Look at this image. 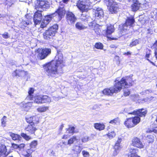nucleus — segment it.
<instances>
[{
  "instance_id": "2eb2a0df",
  "label": "nucleus",
  "mask_w": 157,
  "mask_h": 157,
  "mask_svg": "<svg viewBox=\"0 0 157 157\" xmlns=\"http://www.w3.org/2000/svg\"><path fill=\"white\" fill-rule=\"evenodd\" d=\"M76 5L79 9L82 12L87 11L88 6L83 1L79 0L77 2Z\"/></svg>"
},
{
  "instance_id": "3c124183",
  "label": "nucleus",
  "mask_w": 157,
  "mask_h": 157,
  "mask_svg": "<svg viewBox=\"0 0 157 157\" xmlns=\"http://www.w3.org/2000/svg\"><path fill=\"white\" fill-rule=\"evenodd\" d=\"M75 128L74 127H70L68 129L69 132L70 133H73L74 132Z\"/></svg>"
},
{
  "instance_id": "49530a36",
  "label": "nucleus",
  "mask_w": 157,
  "mask_h": 157,
  "mask_svg": "<svg viewBox=\"0 0 157 157\" xmlns=\"http://www.w3.org/2000/svg\"><path fill=\"white\" fill-rule=\"evenodd\" d=\"M130 93L129 90L127 89H125L124 90V95L125 96L128 95Z\"/></svg>"
},
{
  "instance_id": "f03ea898",
  "label": "nucleus",
  "mask_w": 157,
  "mask_h": 157,
  "mask_svg": "<svg viewBox=\"0 0 157 157\" xmlns=\"http://www.w3.org/2000/svg\"><path fill=\"white\" fill-rule=\"evenodd\" d=\"M117 78L114 82V86L109 89L106 88L103 91L104 94L107 95H111L114 93H117L122 89V87H128V86L132 85V79L130 77H126L122 78L120 81H119Z\"/></svg>"
},
{
  "instance_id": "69168bd1",
  "label": "nucleus",
  "mask_w": 157,
  "mask_h": 157,
  "mask_svg": "<svg viewBox=\"0 0 157 157\" xmlns=\"http://www.w3.org/2000/svg\"><path fill=\"white\" fill-rule=\"evenodd\" d=\"M63 127H64L63 124H62L61 125V126H60V127L59 128L60 130H62Z\"/></svg>"
},
{
  "instance_id": "c85d7f7f",
  "label": "nucleus",
  "mask_w": 157,
  "mask_h": 157,
  "mask_svg": "<svg viewBox=\"0 0 157 157\" xmlns=\"http://www.w3.org/2000/svg\"><path fill=\"white\" fill-rule=\"evenodd\" d=\"M34 92V90L33 88H30L29 91L28 93L29 95L25 99V101L26 100H31V99L33 97V96L32 94H33Z\"/></svg>"
},
{
  "instance_id": "393cba45",
  "label": "nucleus",
  "mask_w": 157,
  "mask_h": 157,
  "mask_svg": "<svg viewBox=\"0 0 157 157\" xmlns=\"http://www.w3.org/2000/svg\"><path fill=\"white\" fill-rule=\"evenodd\" d=\"M9 134L13 140H21V137L20 135L14 134L12 132H9Z\"/></svg>"
},
{
  "instance_id": "b1692460",
  "label": "nucleus",
  "mask_w": 157,
  "mask_h": 157,
  "mask_svg": "<svg viewBox=\"0 0 157 157\" xmlns=\"http://www.w3.org/2000/svg\"><path fill=\"white\" fill-rule=\"evenodd\" d=\"M51 101V100L50 97L47 95H42V104L50 103Z\"/></svg>"
},
{
  "instance_id": "6e6d98bb",
  "label": "nucleus",
  "mask_w": 157,
  "mask_h": 157,
  "mask_svg": "<svg viewBox=\"0 0 157 157\" xmlns=\"http://www.w3.org/2000/svg\"><path fill=\"white\" fill-rule=\"evenodd\" d=\"M12 147L14 149H18V145L15 144L13 143L12 144Z\"/></svg>"
},
{
  "instance_id": "de8ad7c7",
  "label": "nucleus",
  "mask_w": 157,
  "mask_h": 157,
  "mask_svg": "<svg viewBox=\"0 0 157 157\" xmlns=\"http://www.w3.org/2000/svg\"><path fill=\"white\" fill-rule=\"evenodd\" d=\"M154 98V97H147L144 99V101L145 102H148L152 100Z\"/></svg>"
},
{
  "instance_id": "5701e85b",
  "label": "nucleus",
  "mask_w": 157,
  "mask_h": 157,
  "mask_svg": "<svg viewBox=\"0 0 157 157\" xmlns=\"http://www.w3.org/2000/svg\"><path fill=\"white\" fill-rule=\"evenodd\" d=\"M31 100H33L34 102L37 104H42V95L33 97Z\"/></svg>"
},
{
  "instance_id": "ddd939ff",
  "label": "nucleus",
  "mask_w": 157,
  "mask_h": 157,
  "mask_svg": "<svg viewBox=\"0 0 157 157\" xmlns=\"http://www.w3.org/2000/svg\"><path fill=\"white\" fill-rule=\"evenodd\" d=\"M132 145L136 147L141 149L144 147L141 140L138 137H134L132 140Z\"/></svg>"
},
{
  "instance_id": "4d7b16f0",
  "label": "nucleus",
  "mask_w": 157,
  "mask_h": 157,
  "mask_svg": "<svg viewBox=\"0 0 157 157\" xmlns=\"http://www.w3.org/2000/svg\"><path fill=\"white\" fill-rule=\"evenodd\" d=\"M144 92L146 94H149V93H153V91L151 89H149L145 90L144 91Z\"/></svg>"
},
{
  "instance_id": "6e6552de",
  "label": "nucleus",
  "mask_w": 157,
  "mask_h": 157,
  "mask_svg": "<svg viewBox=\"0 0 157 157\" xmlns=\"http://www.w3.org/2000/svg\"><path fill=\"white\" fill-rule=\"evenodd\" d=\"M115 29L113 25H108L106 30L105 31V36L109 39V40H117L119 38L120 36L118 35L115 36L111 35L114 32Z\"/></svg>"
},
{
  "instance_id": "37998d69",
  "label": "nucleus",
  "mask_w": 157,
  "mask_h": 157,
  "mask_svg": "<svg viewBox=\"0 0 157 157\" xmlns=\"http://www.w3.org/2000/svg\"><path fill=\"white\" fill-rule=\"evenodd\" d=\"M81 19L84 21H87V17L86 15L85 14H82L80 17Z\"/></svg>"
},
{
  "instance_id": "423d86ee",
  "label": "nucleus",
  "mask_w": 157,
  "mask_h": 157,
  "mask_svg": "<svg viewBox=\"0 0 157 157\" xmlns=\"http://www.w3.org/2000/svg\"><path fill=\"white\" fill-rule=\"evenodd\" d=\"M35 7L37 10L42 12L49 8L50 4L47 0H38L37 1Z\"/></svg>"
},
{
  "instance_id": "338daca9",
  "label": "nucleus",
  "mask_w": 157,
  "mask_h": 157,
  "mask_svg": "<svg viewBox=\"0 0 157 157\" xmlns=\"http://www.w3.org/2000/svg\"><path fill=\"white\" fill-rule=\"evenodd\" d=\"M147 60L150 62L153 65H155V63H154L151 61L149 59H147Z\"/></svg>"
},
{
  "instance_id": "680f3d73",
  "label": "nucleus",
  "mask_w": 157,
  "mask_h": 157,
  "mask_svg": "<svg viewBox=\"0 0 157 157\" xmlns=\"http://www.w3.org/2000/svg\"><path fill=\"white\" fill-rule=\"evenodd\" d=\"M119 152L118 151H117V152L115 150L113 152V155L114 156L116 155L117 154V153Z\"/></svg>"
},
{
  "instance_id": "a18cd8bd",
  "label": "nucleus",
  "mask_w": 157,
  "mask_h": 157,
  "mask_svg": "<svg viewBox=\"0 0 157 157\" xmlns=\"http://www.w3.org/2000/svg\"><path fill=\"white\" fill-rule=\"evenodd\" d=\"M37 144V142L36 141H34L32 142L30 145L31 148H35Z\"/></svg>"
},
{
  "instance_id": "052dcab7",
  "label": "nucleus",
  "mask_w": 157,
  "mask_h": 157,
  "mask_svg": "<svg viewBox=\"0 0 157 157\" xmlns=\"http://www.w3.org/2000/svg\"><path fill=\"white\" fill-rule=\"evenodd\" d=\"M121 139H118L117 141V142L116 143H118L119 144H119L120 143H121Z\"/></svg>"
},
{
  "instance_id": "e433bc0d",
  "label": "nucleus",
  "mask_w": 157,
  "mask_h": 157,
  "mask_svg": "<svg viewBox=\"0 0 157 157\" xmlns=\"http://www.w3.org/2000/svg\"><path fill=\"white\" fill-rule=\"evenodd\" d=\"M21 136L26 140H28L31 139V137L27 135L26 134L24 133H21Z\"/></svg>"
},
{
  "instance_id": "9d476101",
  "label": "nucleus",
  "mask_w": 157,
  "mask_h": 157,
  "mask_svg": "<svg viewBox=\"0 0 157 157\" xmlns=\"http://www.w3.org/2000/svg\"><path fill=\"white\" fill-rule=\"evenodd\" d=\"M83 149V147L79 145L73 146L71 149V157H78Z\"/></svg>"
},
{
  "instance_id": "a878e982",
  "label": "nucleus",
  "mask_w": 157,
  "mask_h": 157,
  "mask_svg": "<svg viewBox=\"0 0 157 157\" xmlns=\"http://www.w3.org/2000/svg\"><path fill=\"white\" fill-rule=\"evenodd\" d=\"M133 4L132 5V8L133 11H136L138 10L140 6V4L139 3L138 0L135 2H132Z\"/></svg>"
},
{
  "instance_id": "f257e3e1",
  "label": "nucleus",
  "mask_w": 157,
  "mask_h": 157,
  "mask_svg": "<svg viewBox=\"0 0 157 157\" xmlns=\"http://www.w3.org/2000/svg\"><path fill=\"white\" fill-rule=\"evenodd\" d=\"M55 60L44 65V68L46 74L50 77H56L59 73L62 72V69L64 66L63 57L60 51L58 52Z\"/></svg>"
},
{
  "instance_id": "f704fd0d",
  "label": "nucleus",
  "mask_w": 157,
  "mask_h": 157,
  "mask_svg": "<svg viewBox=\"0 0 157 157\" xmlns=\"http://www.w3.org/2000/svg\"><path fill=\"white\" fill-rule=\"evenodd\" d=\"M103 46L102 44L100 43H97L95 45V47L97 49H102Z\"/></svg>"
},
{
  "instance_id": "f8f14e48",
  "label": "nucleus",
  "mask_w": 157,
  "mask_h": 157,
  "mask_svg": "<svg viewBox=\"0 0 157 157\" xmlns=\"http://www.w3.org/2000/svg\"><path fill=\"white\" fill-rule=\"evenodd\" d=\"M77 19L75 14L71 12L66 13V20L67 22L70 25H74Z\"/></svg>"
},
{
  "instance_id": "603ef678",
  "label": "nucleus",
  "mask_w": 157,
  "mask_h": 157,
  "mask_svg": "<svg viewBox=\"0 0 157 157\" xmlns=\"http://www.w3.org/2000/svg\"><path fill=\"white\" fill-rule=\"evenodd\" d=\"M89 137L87 136H86L82 138V141L83 142H86L88 140Z\"/></svg>"
},
{
  "instance_id": "79ce46f5",
  "label": "nucleus",
  "mask_w": 157,
  "mask_h": 157,
  "mask_svg": "<svg viewBox=\"0 0 157 157\" xmlns=\"http://www.w3.org/2000/svg\"><path fill=\"white\" fill-rule=\"evenodd\" d=\"M82 154L84 157H89L90 155L89 153L85 150H83L82 151Z\"/></svg>"
},
{
  "instance_id": "4c0bfd02",
  "label": "nucleus",
  "mask_w": 157,
  "mask_h": 157,
  "mask_svg": "<svg viewBox=\"0 0 157 157\" xmlns=\"http://www.w3.org/2000/svg\"><path fill=\"white\" fill-rule=\"evenodd\" d=\"M21 24H23L25 27H26L28 25L32 24L31 21H23L21 22Z\"/></svg>"
},
{
  "instance_id": "13d9d810",
  "label": "nucleus",
  "mask_w": 157,
  "mask_h": 157,
  "mask_svg": "<svg viewBox=\"0 0 157 157\" xmlns=\"http://www.w3.org/2000/svg\"><path fill=\"white\" fill-rule=\"evenodd\" d=\"M124 55H127V56L128 55H131V53L130 52H125L124 53Z\"/></svg>"
},
{
  "instance_id": "20e7f679",
  "label": "nucleus",
  "mask_w": 157,
  "mask_h": 157,
  "mask_svg": "<svg viewBox=\"0 0 157 157\" xmlns=\"http://www.w3.org/2000/svg\"><path fill=\"white\" fill-rule=\"evenodd\" d=\"M128 114H136L139 117H135L132 118V122L134 124V126L137 124L140 121V117H145L147 113V111L144 110V109H140L136 111H131V112H127Z\"/></svg>"
},
{
  "instance_id": "bb28decb",
  "label": "nucleus",
  "mask_w": 157,
  "mask_h": 157,
  "mask_svg": "<svg viewBox=\"0 0 157 157\" xmlns=\"http://www.w3.org/2000/svg\"><path fill=\"white\" fill-rule=\"evenodd\" d=\"M75 27L79 30H81L86 29V27L83 25L80 22H77L75 25Z\"/></svg>"
},
{
  "instance_id": "a19ab883",
  "label": "nucleus",
  "mask_w": 157,
  "mask_h": 157,
  "mask_svg": "<svg viewBox=\"0 0 157 157\" xmlns=\"http://www.w3.org/2000/svg\"><path fill=\"white\" fill-rule=\"evenodd\" d=\"M147 139H149L148 140V143L153 142L154 140V137L152 135H149L147 136Z\"/></svg>"
},
{
  "instance_id": "09e8293b",
  "label": "nucleus",
  "mask_w": 157,
  "mask_h": 157,
  "mask_svg": "<svg viewBox=\"0 0 157 157\" xmlns=\"http://www.w3.org/2000/svg\"><path fill=\"white\" fill-rule=\"evenodd\" d=\"M114 148L115 149V151L116 152L117 151H118V150H119L120 148V147L119 146V145L118 143L116 144L114 147Z\"/></svg>"
},
{
  "instance_id": "4be33fe9",
  "label": "nucleus",
  "mask_w": 157,
  "mask_h": 157,
  "mask_svg": "<svg viewBox=\"0 0 157 157\" xmlns=\"http://www.w3.org/2000/svg\"><path fill=\"white\" fill-rule=\"evenodd\" d=\"M119 9L117 5L113 2L110 6L109 11L112 13H116L118 11Z\"/></svg>"
},
{
  "instance_id": "5fc2aeb1",
  "label": "nucleus",
  "mask_w": 157,
  "mask_h": 157,
  "mask_svg": "<svg viewBox=\"0 0 157 157\" xmlns=\"http://www.w3.org/2000/svg\"><path fill=\"white\" fill-rule=\"evenodd\" d=\"M6 117L5 116H4L3 118L2 119V125H5L6 124V121H4V119L6 120Z\"/></svg>"
},
{
  "instance_id": "bf43d9fd",
  "label": "nucleus",
  "mask_w": 157,
  "mask_h": 157,
  "mask_svg": "<svg viewBox=\"0 0 157 157\" xmlns=\"http://www.w3.org/2000/svg\"><path fill=\"white\" fill-rule=\"evenodd\" d=\"M155 128L153 129V131L155 132H157V127H154Z\"/></svg>"
},
{
  "instance_id": "412c9836",
  "label": "nucleus",
  "mask_w": 157,
  "mask_h": 157,
  "mask_svg": "<svg viewBox=\"0 0 157 157\" xmlns=\"http://www.w3.org/2000/svg\"><path fill=\"white\" fill-rule=\"evenodd\" d=\"M132 117L127 119L124 122V124L128 128H131L134 126V124L132 122Z\"/></svg>"
},
{
  "instance_id": "a211bd4d",
  "label": "nucleus",
  "mask_w": 157,
  "mask_h": 157,
  "mask_svg": "<svg viewBox=\"0 0 157 157\" xmlns=\"http://www.w3.org/2000/svg\"><path fill=\"white\" fill-rule=\"evenodd\" d=\"M26 121L29 124H35L39 122V119L37 116H33L30 117H26Z\"/></svg>"
},
{
  "instance_id": "c03bdc74",
  "label": "nucleus",
  "mask_w": 157,
  "mask_h": 157,
  "mask_svg": "<svg viewBox=\"0 0 157 157\" xmlns=\"http://www.w3.org/2000/svg\"><path fill=\"white\" fill-rule=\"evenodd\" d=\"M44 20L42 21L40 25V27L41 28H44L46 27L47 25L48 24V23L46 22Z\"/></svg>"
},
{
  "instance_id": "6ab92c4d",
  "label": "nucleus",
  "mask_w": 157,
  "mask_h": 157,
  "mask_svg": "<svg viewBox=\"0 0 157 157\" xmlns=\"http://www.w3.org/2000/svg\"><path fill=\"white\" fill-rule=\"evenodd\" d=\"M129 153L128 157H140L137 155L138 151L137 149L134 148L129 149Z\"/></svg>"
},
{
  "instance_id": "e2e57ef3",
  "label": "nucleus",
  "mask_w": 157,
  "mask_h": 157,
  "mask_svg": "<svg viewBox=\"0 0 157 157\" xmlns=\"http://www.w3.org/2000/svg\"><path fill=\"white\" fill-rule=\"evenodd\" d=\"M154 46L156 47V49H157V40L155 41V43L154 44Z\"/></svg>"
},
{
  "instance_id": "c756f323",
  "label": "nucleus",
  "mask_w": 157,
  "mask_h": 157,
  "mask_svg": "<svg viewBox=\"0 0 157 157\" xmlns=\"http://www.w3.org/2000/svg\"><path fill=\"white\" fill-rule=\"evenodd\" d=\"M95 128L99 131L103 130L105 128V125L100 123H96L94 124Z\"/></svg>"
},
{
  "instance_id": "cd10ccee",
  "label": "nucleus",
  "mask_w": 157,
  "mask_h": 157,
  "mask_svg": "<svg viewBox=\"0 0 157 157\" xmlns=\"http://www.w3.org/2000/svg\"><path fill=\"white\" fill-rule=\"evenodd\" d=\"M77 142V139L76 137L75 136H73L68 140L67 144L70 146L74 142Z\"/></svg>"
},
{
  "instance_id": "4468645a",
  "label": "nucleus",
  "mask_w": 157,
  "mask_h": 157,
  "mask_svg": "<svg viewBox=\"0 0 157 157\" xmlns=\"http://www.w3.org/2000/svg\"><path fill=\"white\" fill-rule=\"evenodd\" d=\"M37 129L35 126V124H28L25 128V130L27 134H34Z\"/></svg>"
},
{
  "instance_id": "58836bf2",
  "label": "nucleus",
  "mask_w": 157,
  "mask_h": 157,
  "mask_svg": "<svg viewBox=\"0 0 157 157\" xmlns=\"http://www.w3.org/2000/svg\"><path fill=\"white\" fill-rule=\"evenodd\" d=\"M119 123V119L118 118H117L114 119L113 120L111 121L109 123L112 124H117Z\"/></svg>"
},
{
  "instance_id": "72a5a7b5",
  "label": "nucleus",
  "mask_w": 157,
  "mask_h": 157,
  "mask_svg": "<svg viewBox=\"0 0 157 157\" xmlns=\"http://www.w3.org/2000/svg\"><path fill=\"white\" fill-rule=\"evenodd\" d=\"M139 40L137 39H136L135 40H132L129 46L130 47H132L134 46H136L139 44Z\"/></svg>"
},
{
  "instance_id": "f3484780",
  "label": "nucleus",
  "mask_w": 157,
  "mask_h": 157,
  "mask_svg": "<svg viewBox=\"0 0 157 157\" xmlns=\"http://www.w3.org/2000/svg\"><path fill=\"white\" fill-rule=\"evenodd\" d=\"M27 73L24 70H16L12 73L13 77H23L27 75Z\"/></svg>"
},
{
  "instance_id": "473e14b6",
  "label": "nucleus",
  "mask_w": 157,
  "mask_h": 157,
  "mask_svg": "<svg viewBox=\"0 0 157 157\" xmlns=\"http://www.w3.org/2000/svg\"><path fill=\"white\" fill-rule=\"evenodd\" d=\"M23 105L24 107L29 108L32 106V102H27V103L23 102L21 103Z\"/></svg>"
},
{
  "instance_id": "aec40b11",
  "label": "nucleus",
  "mask_w": 157,
  "mask_h": 157,
  "mask_svg": "<svg viewBox=\"0 0 157 157\" xmlns=\"http://www.w3.org/2000/svg\"><path fill=\"white\" fill-rule=\"evenodd\" d=\"M6 146L0 144V157H6L8 155L6 153Z\"/></svg>"
},
{
  "instance_id": "864d4df0",
  "label": "nucleus",
  "mask_w": 157,
  "mask_h": 157,
  "mask_svg": "<svg viewBox=\"0 0 157 157\" xmlns=\"http://www.w3.org/2000/svg\"><path fill=\"white\" fill-rule=\"evenodd\" d=\"M25 145L24 144H21L19 145H18V149L20 150L22 149L24 147Z\"/></svg>"
},
{
  "instance_id": "0e129e2a",
  "label": "nucleus",
  "mask_w": 157,
  "mask_h": 157,
  "mask_svg": "<svg viewBox=\"0 0 157 157\" xmlns=\"http://www.w3.org/2000/svg\"><path fill=\"white\" fill-rule=\"evenodd\" d=\"M155 55L156 56V58L157 59V49H155Z\"/></svg>"
},
{
  "instance_id": "39448f33",
  "label": "nucleus",
  "mask_w": 157,
  "mask_h": 157,
  "mask_svg": "<svg viewBox=\"0 0 157 157\" xmlns=\"http://www.w3.org/2000/svg\"><path fill=\"white\" fill-rule=\"evenodd\" d=\"M58 28V26L57 24L54 25L43 33L44 38L48 40L52 39L57 32Z\"/></svg>"
},
{
  "instance_id": "8fccbe9b",
  "label": "nucleus",
  "mask_w": 157,
  "mask_h": 157,
  "mask_svg": "<svg viewBox=\"0 0 157 157\" xmlns=\"http://www.w3.org/2000/svg\"><path fill=\"white\" fill-rule=\"evenodd\" d=\"M2 37L5 39H7L10 37V36L8 35L7 32H5L2 35Z\"/></svg>"
},
{
  "instance_id": "7c9ffc66",
  "label": "nucleus",
  "mask_w": 157,
  "mask_h": 157,
  "mask_svg": "<svg viewBox=\"0 0 157 157\" xmlns=\"http://www.w3.org/2000/svg\"><path fill=\"white\" fill-rule=\"evenodd\" d=\"M32 151L30 150H28L25 153H22V157H32L31 154Z\"/></svg>"
},
{
  "instance_id": "1a4fd4ad",
  "label": "nucleus",
  "mask_w": 157,
  "mask_h": 157,
  "mask_svg": "<svg viewBox=\"0 0 157 157\" xmlns=\"http://www.w3.org/2000/svg\"><path fill=\"white\" fill-rule=\"evenodd\" d=\"M134 22V19L133 18H128L125 23L122 25V33L126 32L127 30H128L132 26Z\"/></svg>"
},
{
  "instance_id": "2f4dec72",
  "label": "nucleus",
  "mask_w": 157,
  "mask_h": 157,
  "mask_svg": "<svg viewBox=\"0 0 157 157\" xmlns=\"http://www.w3.org/2000/svg\"><path fill=\"white\" fill-rule=\"evenodd\" d=\"M48 109V107L41 106L37 108V110L40 112H44Z\"/></svg>"
},
{
  "instance_id": "7ed1b4c3",
  "label": "nucleus",
  "mask_w": 157,
  "mask_h": 157,
  "mask_svg": "<svg viewBox=\"0 0 157 157\" xmlns=\"http://www.w3.org/2000/svg\"><path fill=\"white\" fill-rule=\"evenodd\" d=\"M65 14V11L64 8L59 7L56 12L52 14L46 15L44 20L46 22L49 23L54 17L57 18L58 21H60Z\"/></svg>"
},
{
  "instance_id": "dca6fc26",
  "label": "nucleus",
  "mask_w": 157,
  "mask_h": 157,
  "mask_svg": "<svg viewBox=\"0 0 157 157\" xmlns=\"http://www.w3.org/2000/svg\"><path fill=\"white\" fill-rule=\"evenodd\" d=\"M42 18V16L40 12H36L34 15L33 21L35 24L37 25L40 23Z\"/></svg>"
},
{
  "instance_id": "c9c22d12",
  "label": "nucleus",
  "mask_w": 157,
  "mask_h": 157,
  "mask_svg": "<svg viewBox=\"0 0 157 157\" xmlns=\"http://www.w3.org/2000/svg\"><path fill=\"white\" fill-rule=\"evenodd\" d=\"M15 2L14 0H6V5H7V6L10 7L12 4H13Z\"/></svg>"
},
{
  "instance_id": "9b49d317",
  "label": "nucleus",
  "mask_w": 157,
  "mask_h": 157,
  "mask_svg": "<svg viewBox=\"0 0 157 157\" xmlns=\"http://www.w3.org/2000/svg\"><path fill=\"white\" fill-rule=\"evenodd\" d=\"M94 10L95 19L98 20L100 19V21H105V19H103L104 13L103 10L100 8H96V9H94Z\"/></svg>"
},
{
  "instance_id": "774afa93",
  "label": "nucleus",
  "mask_w": 157,
  "mask_h": 157,
  "mask_svg": "<svg viewBox=\"0 0 157 157\" xmlns=\"http://www.w3.org/2000/svg\"><path fill=\"white\" fill-rule=\"evenodd\" d=\"M149 56H150V54L147 53L146 55V57L147 58H148L149 57Z\"/></svg>"
},
{
  "instance_id": "0eeeda50",
  "label": "nucleus",
  "mask_w": 157,
  "mask_h": 157,
  "mask_svg": "<svg viewBox=\"0 0 157 157\" xmlns=\"http://www.w3.org/2000/svg\"><path fill=\"white\" fill-rule=\"evenodd\" d=\"M51 52L50 48H39L37 50V52L38 53L37 58L40 60L44 59L50 54Z\"/></svg>"
},
{
  "instance_id": "ea45409f",
  "label": "nucleus",
  "mask_w": 157,
  "mask_h": 157,
  "mask_svg": "<svg viewBox=\"0 0 157 157\" xmlns=\"http://www.w3.org/2000/svg\"><path fill=\"white\" fill-rule=\"evenodd\" d=\"M107 136L110 139H112L115 136V133L113 131L111 132H109Z\"/></svg>"
}]
</instances>
